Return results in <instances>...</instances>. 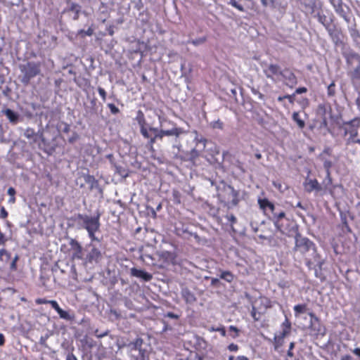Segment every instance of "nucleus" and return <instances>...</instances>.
<instances>
[{
	"label": "nucleus",
	"mask_w": 360,
	"mask_h": 360,
	"mask_svg": "<svg viewBox=\"0 0 360 360\" xmlns=\"http://www.w3.org/2000/svg\"><path fill=\"white\" fill-rule=\"evenodd\" d=\"M86 181L88 183H89V182L97 183L95 178L93 176H88Z\"/></svg>",
	"instance_id": "680f3d73"
},
{
	"label": "nucleus",
	"mask_w": 360,
	"mask_h": 360,
	"mask_svg": "<svg viewBox=\"0 0 360 360\" xmlns=\"http://www.w3.org/2000/svg\"><path fill=\"white\" fill-rule=\"evenodd\" d=\"M108 334V331H105L104 333H98V330H96L95 331V335L98 338H103L105 336H106Z\"/></svg>",
	"instance_id": "6e6d98bb"
},
{
	"label": "nucleus",
	"mask_w": 360,
	"mask_h": 360,
	"mask_svg": "<svg viewBox=\"0 0 360 360\" xmlns=\"http://www.w3.org/2000/svg\"><path fill=\"white\" fill-rule=\"evenodd\" d=\"M78 139V136L77 134H74L72 136H71L68 141L71 143H74Z\"/></svg>",
	"instance_id": "052dcab7"
},
{
	"label": "nucleus",
	"mask_w": 360,
	"mask_h": 360,
	"mask_svg": "<svg viewBox=\"0 0 360 360\" xmlns=\"http://www.w3.org/2000/svg\"><path fill=\"white\" fill-rule=\"evenodd\" d=\"M131 275L136 278H141L145 281H149L153 278V276L150 274L136 268L131 269Z\"/></svg>",
	"instance_id": "4468645a"
},
{
	"label": "nucleus",
	"mask_w": 360,
	"mask_h": 360,
	"mask_svg": "<svg viewBox=\"0 0 360 360\" xmlns=\"http://www.w3.org/2000/svg\"><path fill=\"white\" fill-rule=\"evenodd\" d=\"M251 91H252V93L254 95L257 96L258 97V98H259V99H260V100H262V101L264 100V94H262V93H260V92H259L258 90H257L256 89H255V88H252Z\"/></svg>",
	"instance_id": "79ce46f5"
},
{
	"label": "nucleus",
	"mask_w": 360,
	"mask_h": 360,
	"mask_svg": "<svg viewBox=\"0 0 360 360\" xmlns=\"http://www.w3.org/2000/svg\"><path fill=\"white\" fill-rule=\"evenodd\" d=\"M344 136L349 135L350 139H354L358 134V126L354 124V121L346 122L342 126Z\"/></svg>",
	"instance_id": "9d476101"
},
{
	"label": "nucleus",
	"mask_w": 360,
	"mask_h": 360,
	"mask_svg": "<svg viewBox=\"0 0 360 360\" xmlns=\"http://www.w3.org/2000/svg\"><path fill=\"white\" fill-rule=\"evenodd\" d=\"M50 302H56V300H48L46 299H38L36 301V302L39 304H50Z\"/></svg>",
	"instance_id": "a18cd8bd"
},
{
	"label": "nucleus",
	"mask_w": 360,
	"mask_h": 360,
	"mask_svg": "<svg viewBox=\"0 0 360 360\" xmlns=\"http://www.w3.org/2000/svg\"><path fill=\"white\" fill-rule=\"evenodd\" d=\"M220 278L225 280L226 281L231 283L233 280V274L229 271H223L220 274Z\"/></svg>",
	"instance_id": "c85d7f7f"
},
{
	"label": "nucleus",
	"mask_w": 360,
	"mask_h": 360,
	"mask_svg": "<svg viewBox=\"0 0 360 360\" xmlns=\"http://www.w3.org/2000/svg\"><path fill=\"white\" fill-rule=\"evenodd\" d=\"M353 353L360 358V348L357 347L353 350Z\"/></svg>",
	"instance_id": "338daca9"
},
{
	"label": "nucleus",
	"mask_w": 360,
	"mask_h": 360,
	"mask_svg": "<svg viewBox=\"0 0 360 360\" xmlns=\"http://www.w3.org/2000/svg\"><path fill=\"white\" fill-rule=\"evenodd\" d=\"M353 60H356L359 63L358 67L353 72V77L360 79V56L356 53H349L347 56V63H352Z\"/></svg>",
	"instance_id": "9b49d317"
},
{
	"label": "nucleus",
	"mask_w": 360,
	"mask_h": 360,
	"mask_svg": "<svg viewBox=\"0 0 360 360\" xmlns=\"http://www.w3.org/2000/svg\"><path fill=\"white\" fill-rule=\"evenodd\" d=\"M181 295L188 304H193L196 301V297L194 294L187 288L182 289Z\"/></svg>",
	"instance_id": "412c9836"
},
{
	"label": "nucleus",
	"mask_w": 360,
	"mask_h": 360,
	"mask_svg": "<svg viewBox=\"0 0 360 360\" xmlns=\"http://www.w3.org/2000/svg\"><path fill=\"white\" fill-rule=\"evenodd\" d=\"M140 131H141V134H142V136L144 138H146V139H149L150 138V135H149L148 131L146 128L145 125H143L142 127H140Z\"/></svg>",
	"instance_id": "a19ab883"
},
{
	"label": "nucleus",
	"mask_w": 360,
	"mask_h": 360,
	"mask_svg": "<svg viewBox=\"0 0 360 360\" xmlns=\"http://www.w3.org/2000/svg\"><path fill=\"white\" fill-rule=\"evenodd\" d=\"M224 191L226 192L227 197L225 198L229 202H231L233 205H236L238 202V193L233 187L230 185L224 184Z\"/></svg>",
	"instance_id": "6e6552de"
},
{
	"label": "nucleus",
	"mask_w": 360,
	"mask_h": 360,
	"mask_svg": "<svg viewBox=\"0 0 360 360\" xmlns=\"http://www.w3.org/2000/svg\"><path fill=\"white\" fill-rule=\"evenodd\" d=\"M164 131V129L160 130L155 135V139L162 140L164 136H165V134H162Z\"/></svg>",
	"instance_id": "09e8293b"
},
{
	"label": "nucleus",
	"mask_w": 360,
	"mask_h": 360,
	"mask_svg": "<svg viewBox=\"0 0 360 360\" xmlns=\"http://www.w3.org/2000/svg\"><path fill=\"white\" fill-rule=\"evenodd\" d=\"M8 217V212L4 207H2L0 210V218L6 219Z\"/></svg>",
	"instance_id": "c03bdc74"
},
{
	"label": "nucleus",
	"mask_w": 360,
	"mask_h": 360,
	"mask_svg": "<svg viewBox=\"0 0 360 360\" xmlns=\"http://www.w3.org/2000/svg\"><path fill=\"white\" fill-rule=\"evenodd\" d=\"M251 316L255 321H259L260 319V315L257 312L256 308L254 306L252 307Z\"/></svg>",
	"instance_id": "58836bf2"
},
{
	"label": "nucleus",
	"mask_w": 360,
	"mask_h": 360,
	"mask_svg": "<svg viewBox=\"0 0 360 360\" xmlns=\"http://www.w3.org/2000/svg\"><path fill=\"white\" fill-rule=\"evenodd\" d=\"M20 70L22 74L20 81L24 84H29L30 79L41 72V63L35 62H27L25 64H21L19 66Z\"/></svg>",
	"instance_id": "f03ea898"
},
{
	"label": "nucleus",
	"mask_w": 360,
	"mask_h": 360,
	"mask_svg": "<svg viewBox=\"0 0 360 360\" xmlns=\"http://www.w3.org/2000/svg\"><path fill=\"white\" fill-rule=\"evenodd\" d=\"M4 256L6 257V259H8V254H7V252H6V250H5V249H1V250H0V259H2V260H3V259H4V258H3V257H4Z\"/></svg>",
	"instance_id": "603ef678"
},
{
	"label": "nucleus",
	"mask_w": 360,
	"mask_h": 360,
	"mask_svg": "<svg viewBox=\"0 0 360 360\" xmlns=\"http://www.w3.org/2000/svg\"><path fill=\"white\" fill-rule=\"evenodd\" d=\"M318 16L319 21L326 27V30L335 24L333 15L332 13H328L327 15L319 13Z\"/></svg>",
	"instance_id": "ddd939ff"
},
{
	"label": "nucleus",
	"mask_w": 360,
	"mask_h": 360,
	"mask_svg": "<svg viewBox=\"0 0 360 360\" xmlns=\"http://www.w3.org/2000/svg\"><path fill=\"white\" fill-rule=\"evenodd\" d=\"M66 360H77L73 354H68L66 357Z\"/></svg>",
	"instance_id": "e2e57ef3"
},
{
	"label": "nucleus",
	"mask_w": 360,
	"mask_h": 360,
	"mask_svg": "<svg viewBox=\"0 0 360 360\" xmlns=\"http://www.w3.org/2000/svg\"><path fill=\"white\" fill-rule=\"evenodd\" d=\"M38 139L41 140V143H39V148L43 150L46 153H49L48 149L46 148L47 141L45 139L43 135V131H40L39 134Z\"/></svg>",
	"instance_id": "393cba45"
},
{
	"label": "nucleus",
	"mask_w": 360,
	"mask_h": 360,
	"mask_svg": "<svg viewBox=\"0 0 360 360\" xmlns=\"http://www.w3.org/2000/svg\"><path fill=\"white\" fill-rule=\"evenodd\" d=\"M8 195H9L11 197H13L15 195V190L13 187H10L7 191Z\"/></svg>",
	"instance_id": "5fc2aeb1"
},
{
	"label": "nucleus",
	"mask_w": 360,
	"mask_h": 360,
	"mask_svg": "<svg viewBox=\"0 0 360 360\" xmlns=\"http://www.w3.org/2000/svg\"><path fill=\"white\" fill-rule=\"evenodd\" d=\"M258 203L262 210H263L265 212L269 211L271 213H274L275 210L274 205L269 201L267 199H259Z\"/></svg>",
	"instance_id": "aec40b11"
},
{
	"label": "nucleus",
	"mask_w": 360,
	"mask_h": 360,
	"mask_svg": "<svg viewBox=\"0 0 360 360\" xmlns=\"http://www.w3.org/2000/svg\"><path fill=\"white\" fill-rule=\"evenodd\" d=\"M77 219L81 222V226L88 231L89 236L91 240H97L94 233L98 231L100 227V215L98 214L96 217H91L79 214L77 215Z\"/></svg>",
	"instance_id": "f257e3e1"
},
{
	"label": "nucleus",
	"mask_w": 360,
	"mask_h": 360,
	"mask_svg": "<svg viewBox=\"0 0 360 360\" xmlns=\"http://www.w3.org/2000/svg\"><path fill=\"white\" fill-rule=\"evenodd\" d=\"M264 72L268 78L272 79L274 76L281 75L282 71L278 65L271 64L264 70Z\"/></svg>",
	"instance_id": "a211bd4d"
},
{
	"label": "nucleus",
	"mask_w": 360,
	"mask_h": 360,
	"mask_svg": "<svg viewBox=\"0 0 360 360\" xmlns=\"http://www.w3.org/2000/svg\"><path fill=\"white\" fill-rule=\"evenodd\" d=\"M335 45H340L343 43L344 34L342 30L335 24L326 30Z\"/></svg>",
	"instance_id": "423d86ee"
},
{
	"label": "nucleus",
	"mask_w": 360,
	"mask_h": 360,
	"mask_svg": "<svg viewBox=\"0 0 360 360\" xmlns=\"http://www.w3.org/2000/svg\"><path fill=\"white\" fill-rule=\"evenodd\" d=\"M225 218L227 219L228 222L230 224V226L232 227V229L234 230L233 224L236 223L237 219L236 217L231 214H226L225 216Z\"/></svg>",
	"instance_id": "473e14b6"
},
{
	"label": "nucleus",
	"mask_w": 360,
	"mask_h": 360,
	"mask_svg": "<svg viewBox=\"0 0 360 360\" xmlns=\"http://www.w3.org/2000/svg\"><path fill=\"white\" fill-rule=\"evenodd\" d=\"M228 349L231 352H236L238 349V346L234 343H231L229 345Z\"/></svg>",
	"instance_id": "de8ad7c7"
},
{
	"label": "nucleus",
	"mask_w": 360,
	"mask_h": 360,
	"mask_svg": "<svg viewBox=\"0 0 360 360\" xmlns=\"http://www.w3.org/2000/svg\"><path fill=\"white\" fill-rule=\"evenodd\" d=\"M108 107L109 108L111 113L113 115H116L120 112L119 108L112 103H108Z\"/></svg>",
	"instance_id": "ea45409f"
},
{
	"label": "nucleus",
	"mask_w": 360,
	"mask_h": 360,
	"mask_svg": "<svg viewBox=\"0 0 360 360\" xmlns=\"http://www.w3.org/2000/svg\"><path fill=\"white\" fill-rule=\"evenodd\" d=\"M159 255L163 262L172 264L176 263V255L174 251H162L161 253H159Z\"/></svg>",
	"instance_id": "6ab92c4d"
},
{
	"label": "nucleus",
	"mask_w": 360,
	"mask_h": 360,
	"mask_svg": "<svg viewBox=\"0 0 360 360\" xmlns=\"http://www.w3.org/2000/svg\"><path fill=\"white\" fill-rule=\"evenodd\" d=\"M309 241L307 238L299 239L296 238L295 248H309Z\"/></svg>",
	"instance_id": "bb28decb"
},
{
	"label": "nucleus",
	"mask_w": 360,
	"mask_h": 360,
	"mask_svg": "<svg viewBox=\"0 0 360 360\" xmlns=\"http://www.w3.org/2000/svg\"><path fill=\"white\" fill-rule=\"evenodd\" d=\"M333 6L335 11L342 16H345V11L343 9V4L342 0H329Z\"/></svg>",
	"instance_id": "5701e85b"
},
{
	"label": "nucleus",
	"mask_w": 360,
	"mask_h": 360,
	"mask_svg": "<svg viewBox=\"0 0 360 360\" xmlns=\"http://www.w3.org/2000/svg\"><path fill=\"white\" fill-rule=\"evenodd\" d=\"M72 12L73 13L72 19L77 20L81 12V6L76 3H70L69 6L64 9L63 13Z\"/></svg>",
	"instance_id": "f3484780"
},
{
	"label": "nucleus",
	"mask_w": 360,
	"mask_h": 360,
	"mask_svg": "<svg viewBox=\"0 0 360 360\" xmlns=\"http://www.w3.org/2000/svg\"><path fill=\"white\" fill-rule=\"evenodd\" d=\"M165 317H168V318H170V319H178L179 318V316L176 314H174L173 312H167L165 315Z\"/></svg>",
	"instance_id": "49530a36"
},
{
	"label": "nucleus",
	"mask_w": 360,
	"mask_h": 360,
	"mask_svg": "<svg viewBox=\"0 0 360 360\" xmlns=\"http://www.w3.org/2000/svg\"><path fill=\"white\" fill-rule=\"evenodd\" d=\"M304 189L311 192L315 188V181L312 179H309L308 177L306 179L305 182L304 183Z\"/></svg>",
	"instance_id": "a878e982"
},
{
	"label": "nucleus",
	"mask_w": 360,
	"mask_h": 360,
	"mask_svg": "<svg viewBox=\"0 0 360 360\" xmlns=\"http://www.w3.org/2000/svg\"><path fill=\"white\" fill-rule=\"evenodd\" d=\"M273 215H274V224L276 226V227L282 231V224H281V220L285 217V212H281L279 213H275L274 212V213H271Z\"/></svg>",
	"instance_id": "b1692460"
},
{
	"label": "nucleus",
	"mask_w": 360,
	"mask_h": 360,
	"mask_svg": "<svg viewBox=\"0 0 360 360\" xmlns=\"http://www.w3.org/2000/svg\"><path fill=\"white\" fill-rule=\"evenodd\" d=\"M206 38L205 37H200L195 39H191L188 41V44H192L194 46H198L200 44H202L205 42Z\"/></svg>",
	"instance_id": "c756f323"
},
{
	"label": "nucleus",
	"mask_w": 360,
	"mask_h": 360,
	"mask_svg": "<svg viewBox=\"0 0 360 360\" xmlns=\"http://www.w3.org/2000/svg\"><path fill=\"white\" fill-rule=\"evenodd\" d=\"M294 96H295V94H292V95H287V96H283V97L280 96V97H278V100L279 101H282L284 98H288V99L290 100V102H292V97H293Z\"/></svg>",
	"instance_id": "864d4df0"
},
{
	"label": "nucleus",
	"mask_w": 360,
	"mask_h": 360,
	"mask_svg": "<svg viewBox=\"0 0 360 360\" xmlns=\"http://www.w3.org/2000/svg\"><path fill=\"white\" fill-rule=\"evenodd\" d=\"M162 134L167 136L175 137L174 144L172 146L174 149L173 154L174 158H178L179 153L181 148V144L179 141V138L181 134H186V131L184 129L178 127L176 126V124H174V127H172L171 129H164V131Z\"/></svg>",
	"instance_id": "39448f33"
},
{
	"label": "nucleus",
	"mask_w": 360,
	"mask_h": 360,
	"mask_svg": "<svg viewBox=\"0 0 360 360\" xmlns=\"http://www.w3.org/2000/svg\"><path fill=\"white\" fill-rule=\"evenodd\" d=\"M229 330H231V331H234L235 333H236V335H238V329L234 326H229Z\"/></svg>",
	"instance_id": "69168bd1"
},
{
	"label": "nucleus",
	"mask_w": 360,
	"mask_h": 360,
	"mask_svg": "<svg viewBox=\"0 0 360 360\" xmlns=\"http://www.w3.org/2000/svg\"><path fill=\"white\" fill-rule=\"evenodd\" d=\"M4 342H5L4 335L2 333H0V346L4 345Z\"/></svg>",
	"instance_id": "0e129e2a"
},
{
	"label": "nucleus",
	"mask_w": 360,
	"mask_h": 360,
	"mask_svg": "<svg viewBox=\"0 0 360 360\" xmlns=\"http://www.w3.org/2000/svg\"><path fill=\"white\" fill-rule=\"evenodd\" d=\"M306 91H307V89L305 87H300L295 90V92L294 94H300L304 93Z\"/></svg>",
	"instance_id": "4d7b16f0"
},
{
	"label": "nucleus",
	"mask_w": 360,
	"mask_h": 360,
	"mask_svg": "<svg viewBox=\"0 0 360 360\" xmlns=\"http://www.w3.org/2000/svg\"><path fill=\"white\" fill-rule=\"evenodd\" d=\"M93 33H94L93 30L91 27H89L87 30H79L78 31L77 34L81 35L82 37H83L84 35L91 36L93 34Z\"/></svg>",
	"instance_id": "c9c22d12"
},
{
	"label": "nucleus",
	"mask_w": 360,
	"mask_h": 360,
	"mask_svg": "<svg viewBox=\"0 0 360 360\" xmlns=\"http://www.w3.org/2000/svg\"><path fill=\"white\" fill-rule=\"evenodd\" d=\"M324 167L327 170V172L328 173L329 172V169L331 168L332 167V162L331 161H328V160H326L324 162Z\"/></svg>",
	"instance_id": "3c124183"
},
{
	"label": "nucleus",
	"mask_w": 360,
	"mask_h": 360,
	"mask_svg": "<svg viewBox=\"0 0 360 360\" xmlns=\"http://www.w3.org/2000/svg\"><path fill=\"white\" fill-rule=\"evenodd\" d=\"M4 115L7 117L11 123L15 124L18 122L19 115L11 109H6L3 111Z\"/></svg>",
	"instance_id": "4be33fe9"
},
{
	"label": "nucleus",
	"mask_w": 360,
	"mask_h": 360,
	"mask_svg": "<svg viewBox=\"0 0 360 360\" xmlns=\"http://www.w3.org/2000/svg\"><path fill=\"white\" fill-rule=\"evenodd\" d=\"M40 130L36 133L32 128L28 127L24 131L23 135L30 141V144L32 145L33 143H36L38 141V136Z\"/></svg>",
	"instance_id": "dca6fc26"
},
{
	"label": "nucleus",
	"mask_w": 360,
	"mask_h": 360,
	"mask_svg": "<svg viewBox=\"0 0 360 360\" xmlns=\"http://www.w3.org/2000/svg\"><path fill=\"white\" fill-rule=\"evenodd\" d=\"M281 75L285 79L287 86L292 88L297 84L296 77L294 73L290 70L286 69L283 70L282 72H281Z\"/></svg>",
	"instance_id": "f8f14e48"
},
{
	"label": "nucleus",
	"mask_w": 360,
	"mask_h": 360,
	"mask_svg": "<svg viewBox=\"0 0 360 360\" xmlns=\"http://www.w3.org/2000/svg\"><path fill=\"white\" fill-rule=\"evenodd\" d=\"M295 315L296 317H301L304 315L309 316V321L305 324L304 327H310L312 326L314 315L312 313L309 312L305 304H297L294 307Z\"/></svg>",
	"instance_id": "0eeeda50"
},
{
	"label": "nucleus",
	"mask_w": 360,
	"mask_h": 360,
	"mask_svg": "<svg viewBox=\"0 0 360 360\" xmlns=\"http://www.w3.org/2000/svg\"><path fill=\"white\" fill-rule=\"evenodd\" d=\"M191 156L192 158H196L198 156V152L196 149L193 148L191 151Z\"/></svg>",
	"instance_id": "bf43d9fd"
},
{
	"label": "nucleus",
	"mask_w": 360,
	"mask_h": 360,
	"mask_svg": "<svg viewBox=\"0 0 360 360\" xmlns=\"http://www.w3.org/2000/svg\"><path fill=\"white\" fill-rule=\"evenodd\" d=\"M136 120L140 127L146 125V119L144 117V114L143 113V112L141 110H138L136 117Z\"/></svg>",
	"instance_id": "cd10ccee"
},
{
	"label": "nucleus",
	"mask_w": 360,
	"mask_h": 360,
	"mask_svg": "<svg viewBox=\"0 0 360 360\" xmlns=\"http://www.w3.org/2000/svg\"><path fill=\"white\" fill-rule=\"evenodd\" d=\"M349 34L352 38L354 41H358L360 39V33L356 28H352L349 30Z\"/></svg>",
	"instance_id": "2f4dec72"
},
{
	"label": "nucleus",
	"mask_w": 360,
	"mask_h": 360,
	"mask_svg": "<svg viewBox=\"0 0 360 360\" xmlns=\"http://www.w3.org/2000/svg\"><path fill=\"white\" fill-rule=\"evenodd\" d=\"M229 4L231 5L233 7L236 8L240 11H244V8L240 4H238L236 0H230Z\"/></svg>",
	"instance_id": "4c0bfd02"
},
{
	"label": "nucleus",
	"mask_w": 360,
	"mask_h": 360,
	"mask_svg": "<svg viewBox=\"0 0 360 360\" xmlns=\"http://www.w3.org/2000/svg\"><path fill=\"white\" fill-rule=\"evenodd\" d=\"M74 257L83 260L86 264L97 263L102 258L98 249H77Z\"/></svg>",
	"instance_id": "20e7f679"
},
{
	"label": "nucleus",
	"mask_w": 360,
	"mask_h": 360,
	"mask_svg": "<svg viewBox=\"0 0 360 360\" xmlns=\"http://www.w3.org/2000/svg\"><path fill=\"white\" fill-rule=\"evenodd\" d=\"M115 172L119 175H120L123 177H127L128 176L127 172L120 166L115 165Z\"/></svg>",
	"instance_id": "72a5a7b5"
},
{
	"label": "nucleus",
	"mask_w": 360,
	"mask_h": 360,
	"mask_svg": "<svg viewBox=\"0 0 360 360\" xmlns=\"http://www.w3.org/2000/svg\"><path fill=\"white\" fill-rule=\"evenodd\" d=\"M99 95L101 96L102 100L105 101L106 100V91L102 87L98 88Z\"/></svg>",
	"instance_id": "37998d69"
},
{
	"label": "nucleus",
	"mask_w": 360,
	"mask_h": 360,
	"mask_svg": "<svg viewBox=\"0 0 360 360\" xmlns=\"http://www.w3.org/2000/svg\"><path fill=\"white\" fill-rule=\"evenodd\" d=\"M327 94L328 96H334L335 94V84L334 82H331L327 88Z\"/></svg>",
	"instance_id": "7c9ffc66"
},
{
	"label": "nucleus",
	"mask_w": 360,
	"mask_h": 360,
	"mask_svg": "<svg viewBox=\"0 0 360 360\" xmlns=\"http://www.w3.org/2000/svg\"><path fill=\"white\" fill-rule=\"evenodd\" d=\"M18 259V255H15L11 263V269L13 270L16 269V262Z\"/></svg>",
	"instance_id": "8fccbe9b"
},
{
	"label": "nucleus",
	"mask_w": 360,
	"mask_h": 360,
	"mask_svg": "<svg viewBox=\"0 0 360 360\" xmlns=\"http://www.w3.org/2000/svg\"><path fill=\"white\" fill-rule=\"evenodd\" d=\"M50 304L57 311L60 319L66 321H72L75 319V315L72 313L62 309L57 302H50Z\"/></svg>",
	"instance_id": "1a4fd4ad"
},
{
	"label": "nucleus",
	"mask_w": 360,
	"mask_h": 360,
	"mask_svg": "<svg viewBox=\"0 0 360 360\" xmlns=\"http://www.w3.org/2000/svg\"><path fill=\"white\" fill-rule=\"evenodd\" d=\"M143 340L136 338L127 345L131 360H149L147 351L143 348Z\"/></svg>",
	"instance_id": "7ed1b4c3"
},
{
	"label": "nucleus",
	"mask_w": 360,
	"mask_h": 360,
	"mask_svg": "<svg viewBox=\"0 0 360 360\" xmlns=\"http://www.w3.org/2000/svg\"><path fill=\"white\" fill-rule=\"evenodd\" d=\"M290 330V323L287 322V328H283L282 332L278 335L274 336L275 349L281 347L283 344V340L285 336L289 333Z\"/></svg>",
	"instance_id": "2eb2a0df"
},
{
	"label": "nucleus",
	"mask_w": 360,
	"mask_h": 360,
	"mask_svg": "<svg viewBox=\"0 0 360 360\" xmlns=\"http://www.w3.org/2000/svg\"><path fill=\"white\" fill-rule=\"evenodd\" d=\"M210 126L213 128V129H222L223 128V122H221L219 120H217V121H214V122H212L210 123Z\"/></svg>",
	"instance_id": "e433bc0d"
},
{
	"label": "nucleus",
	"mask_w": 360,
	"mask_h": 360,
	"mask_svg": "<svg viewBox=\"0 0 360 360\" xmlns=\"http://www.w3.org/2000/svg\"><path fill=\"white\" fill-rule=\"evenodd\" d=\"M209 331L210 332H214V331H217V332H219L220 334L223 336V337H225L226 333V330H225V328L224 327L221 326V327H218V328H215L214 326H212L211 328H209Z\"/></svg>",
	"instance_id": "f704fd0d"
},
{
	"label": "nucleus",
	"mask_w": 360,
	"mask_h": 360,
	"mask_svg": "<svg viewBox=\"0 0 360 360\" xmlns=\"http://www.w3.org/2000/svg\"><path fill=\"white\" fill-rule=\"evenodd\" d=\"M149 141H148V145L150 146V147L151 148H153V144L155 143V141H157V139H155V136L153 137H150L149 138Z\"/></svg>",
	"instance_id": "13d9d810"
},
{
	"label": "nucleus",
	"mask_w": 360,
	"mask_h": 360,
	"mask_svg": "<svg viewBox=\"0 0 360 360\" xmlns=\"http://www.w3.org/2000/svg\"><path fill=\"white\" fill-rule=\"evenodd\" d=\"M340 360H353L352 357L349 355H345L341 358Z\"/></svg>",
	"instance_id": "774afa93"
}]
</instances>
